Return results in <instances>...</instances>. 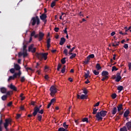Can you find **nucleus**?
<instances>
[{
  "instance_id": "1",
  "label": "nucleus",
  "mask_w": 131,
  "mask_h": 131,
  "mask_svg": "<svg viewBox=\"0 0 131 131\" xmlns=\"http://www.w3.org/2000/svg\"><path fill=\"white\" fill-rule=\"evenodd\" d=\"M107 111H101L100 112H98L96 115V117L97 120H102L103 119V117H105L106 115H107Z\"/></svg>"
},
{
  "instance_id": "2",
  "label": "nucleus",
  "mask_w": 131,
  "mask_h": 131,
  "mask_svg": "<svg viewBox=\"0 0 131 131\" xmlns=\"http://www.w3.org/2000/svg\"><path fill=\"white\" fill-rule=\"evenodd\" d=\"M25 42H24L23 43V52H19L18 53V57H22L23 56L24 58H25V57H27L28 55V54H27V50H26V48H27V45H25Z\"/></svg>"
},
{
  "instance_id": "3",
  "label": "nucleus",
  "mask_w": 131,
  "mask_h": 131,
  "mask_svg": "<svg viewBox=\"0 0 131 131\" xmlns=\"http://www.w3.org/2000/svg\"><path fill=\"white\" fill-rule=\"evenodd\" d=\"M48 53H37L36 56L39 60H42V59H45V60H47L48 59Z\"/></svg>"
},
{
  "instance_id": "4",
  "label": "nucleus",
  "mask_w": 131,
  "mask_h": 131,
  "mask_svg": "<svg viewBox=\"0 0 131 131\" xmlns=\"http://www.w3.org/2000/svg\"><path fill=\"white\" fill-rule=\"evenodd\" d=\"M39 23H40V22L39 21V18H38V17L36 16L32 18L31 24L33 26H34L35 24H37V25H39Z\"/></svg>"
},
{
  "instance_id": "5",
  "label": "nucleus",
  "mask_w": 131,
  "mask_h": 131,
  "mask_svg": "<svg viewBox=\"0 0 131 131\" xmlns=\"http://www.w3.org/2000/svg\"><path fill=\"white\" fill-rule=\"evenodd\" d=\"M40 107L36 106L34 108V112L33 113V116H36L37 113H39V114H43V110H41L39 111Z\"/></svg>"
},
{
  "instance_id": "6",
  "label": "nucleus",
  "mask_w": 131,
  "mask_h": 131,
  "mask_svg": "<svg viewBox=\"0 0 131 131\" xmlns=\"http://www.w3.org/2000/svg\"><path fill=\"white\" fill-rule=\"evenodd\" d=\"M50 91L51 92L50 95L52 97H54L57 92V88L55 86H52L50 89Z\"/></svg>"
},
{
  "instance_id": "7",
  "label": "nucleus",
  "mask_w": 131,
  "mask_h": 131,
  "mask_svg": "<svg viewBox=\"0 0 131 131\" xmlns=\"http://www.w3.org/2000/svg\"><path fill=\"white\" fill-rule=\"evenodd\" d=\"M11 122H12V120H11V119H7L5 120V123H4V125L6 130H8V126H9V124H10V125L11 124H12Z\"/></svg>"
},
{
  "instance_id": "8",
  "label": "nucleus",
  "mask_w": 131,
  "mask_h": 131,
  "mask_svg": "<svg viewBox=\"0 0 131 131\" xmlns=\"http://www.w3.org/2000/svg\"><path fill=\"white\" fill-rule=\"evenodd\" d=\"M36 51V48H34V45L32 44L29 47V52H31L32 53H35Z\"/></svg>"
},
{
  "instance_id": "9",
  "label": "nucleus",
  "mask_w": 131,
  "mask_h": 131,
  "mask_svg": "<svg viewBox=\"0 0 131 131\" xmlns=\"http://www.w3.org/2000/svg\"><path fill=\"white\" fill-rule=\"evenodd\" d=\"M77 99H81V100H84L88 99V95L82 94L81 96L77 94Z\"/></svg>"
},
{
  "instance_id": "10",
  "label": "nucleus",
  "mask_w": 131,
  "mask_h": 131,
  "mask_svg": "<svg viewBox=\"0 0 131 131\" xmlns=\"http://www.w3.org/2000/svg\"><path fill=\"white\" fill-rule=\"evenodd\" d=\"M44 36H45V34L41 32H39L38 34L39 41H40L41 40H42Z\"/></svg>"
},
{
  "instance_id": "11",
  "label": "nucleus",
  "mask_w": 131,
  "mask_h": 131,
  "mask_svg": "<svg viewBox=\"0 0 131 131\" xmlns=\"http://www.w3.org/2000/svg\"><path fill=\"white\" fill-rule=\"evenodd\" d=\"M40 18L41 20H42V21H45V22H47V14H42L41 16H40Z\"/></svg>"
},
{
  "instance_id": "12",
  "label": "nucleus",
  "mask_w": 131,
  "mask_h": 131,
  "mask_svg": "<svg viewBox=\"0 0 131 131\" xmlns=\"http://www.w3.org/2000/svg\"><path fill=\"white\" fill-rule=\"evenodd\" d=\"M14 69L17 70V71H20V69H21V67L18 64L14 63Z\"/></svg>"
},
{
  "instance_id": "13",
  "label": "nucleus",
  "mask_w": 131,
  "mask_h": 131,
  "mask_svg": "<svg viewBox=\"0 0 131 131\" xmlns=\"http://www.w3.org/2000/svg\"><path fill=\"white\" fill-rule=\"evenodd\" d=\"M21 74H22V73L21 72V71H18V73H15L13 74V76L16 78H17V76H18V77H20Z\"/></svg>"
},
{
  "instance_id": "14",
  "label": "nucleus",
  "mask_w": 131,
  "mask_h": 131,
  "mask_svg": "<svg viewBox=\"0 0 131 131\" xmlns=\"http://www.w3.org/2000/svg\"><path fill=\"white\" fill-rule=\"evenodd\" d=\"M112 114H113V115H115V114H116V113L117 112V108H116V107H114L112 111Z\"/></svg>"
},
{
  "instance_id": "15",
  "label": "nucleus",
  "mask_w": 131,
  "mask_h": 131,
  "mask_svg": "<svg viewBox=\"0 0 131 131\" xmlns=\"http://www.w3.org/2000/svg\"><path fill=\"white\" fill-rule=\"evenodd\" d=\"M65 41H66V39H65V38L62 37L60 39L59 45H60V46H63Z\"/></svg>"
},
{
  "instance_id": "16",
  "label": "nucleus",
  "mask_w": 131,
  "mask_h": 131,
  "mask_svg": "<svg viewBox=\"0 0 131 131\" xmlns=\"http://www.w3.org/2000/svg\"><path fill=\"white\" fill-rule=\"evenodd\" d=\"M9 88L11 90H13V91H15V92L17 91V88L15 85H13V84H11Z\"/></svg>"
},
{
  "instance_id": "17",
  "label": "nucleus",
  "mask_w": 131,
  "mask_h": 131,
  "mask_svg": "<svg viewBox=\"0 0 131 131\" xmlns=\"http://www.w3.org/2000/svg\"><path fill=\"white\" fill-rule=\"evenodd\" d=\"M126 126H127V129L129 130L131 128V121L128 122L126 123Z\"/></svg>"
},
{
  "instance_id": "18",
  "label": "nucleus",
  "mask_w": 131,
  "mask_h": 131,
  "mask_svg": "<svg viewBox=\"0 0 131 131\" xmlns=\"http://www.w3.org/2000/svg\"><path fill=\"white\" fill-rule=\"evenodd\" d=\"M0 90L2 94H6V93H7V89H6L5 87L1 88Z\"/></svg>"
},
{
  "instance_id": "19",
  "label": "nucleus",
  "mask_w": 131,
  "mask_h": 131,
  "mask_svg": "<svg viewBox=\"0 0 131 131\" xmlns=\"http://www.w3.org/2000/svg\"><path fill=\"white\" fill-rule=\"evenodd\" d=\"M108 75L109 73L107 71H103L101 74L102 76H108Z\"/></svg>"
},
{
  "instance_id": "20",
  "label": "nucleus",
  "mask_w": 131,
  "mask_h": 131,
  "mask_svg": "<svg viewBox=\"0 0 131 131\" xmlns=\"http://www.w3.org/2000/svg\"><path fill=\"white\" fill-rule=\"evenodd\" d=\"M96 68L97 70L99 71L100 70V69H102V67L100 66V63H97L96 66Z\"/></svg>"
},
{
  "instance_id": "21",
  "label": "nucleus",
  "mask_w": 131,
  "mask_h": 131,
  "mask_svg": "<svg viewBox=\"0 0 131 131\" xmlns=\"http://www.w3.org/2000/svg\"><path fill=\"white\" fill-rule=\"evenodd\" d=\"M128 114H129V111L126 110L124 114V117H127V116H128Z\"/></svg>"
},
{
  "instance_id": "22",
  "label": "nucleus",
  "mask_w": 131,
  "mask_h": 131,
  "mask_svg": "<svg viewBox=\"0 0 131 131\" xmlns=\"http://www.w3.org/2000/svg\"><path fill=\"white\" fill-rule=\"evenodd\" d=\"M41 118H42V116L40 114H38L37 120H38V121H41Z\"/></svg>"
},
{
  "instance_id": "23",
  "label": "nucleus",
  "mask_w": 131,
  "mask_h": 131,
  "mask_svg": "<svg viewBox=\"0 0 131 131\" xmlns=\"http://www.w3.org/2000/svg\"><path fill=\"white\" fill-rule=\"evenodd\" d=\"M102 79H101L102 81H104V80H106L109 78V77L108 76H102Z\"/></svg>"
},
{
  "instance_id": "24",
  "label": "nucleus",
  "mask_w": 131,
  "mask_h": 131,
  "mask_svg": "<svg viewBox=\"0 0 131 131\" xmlns=\"http://www.w3.org/2000/svg\"><path fill=\"white\" fill-rule=\"evenodd\" d=\"M117 90L119 91L118 93H120V92H121V91H122V90H123V86H119L117 88Z\"/></svg>"
},
{
  "instance_id": "25",
  "label": "nucleus",
  "mask_w": 131,
  "mask_h": 131,
  "mask_svg": "<svg viewBox=\"0 0 131 131\" xmlns=\"http://www.w3.org/2000/svg\"><path fill=\"white\" fill-rule=\"evenodd\" d=\"M93 58H95V55L94 54H90L87 57V59L89 60L90 59H93Z\"/></svg>"
},
{
  "instance_id": "26",
  "label": "nucleus",
  "mask_w": 131,
  "mask_h": 131,
  "mask_svg": "<svg viewBox=\"0 0 131 131\" xmlns=\"http://www.w3.org/2000/svg\"><path fill=\"white\" fill-rule=\"evenodd\" d=\"M120 131H127V128H126V126H124L120 128Z\"/></svg>"
},
{
  "instance_id": "27",
  "label": "nucleus",
  "mask_w": 131,
  "mask_h": 131,
  "mask_svg": "<svg viewBox=\"0 0 131 131\" xmlns=\"http://www.w3.org/2000/svg\"><path fill=\"white\" fill-rule=\"evenodd\" d=\"M89 77H90V71H87V73L85 74V79H86L88 78Z\"/></svg>"
},
{
  "instance_id": "28",
  "label": "nucleus",
  "mask_w": 131,
  "mask_h": 131,
  "mask_svg": "<svg viewBox=\"0 0 131 131\" xmlns=\"http://www.w3.org/2000/svg\"><path fill=\"white\" fill-rule=\"evenodd\" d=\"M82 121L83 122H86L87 123H89V119H88V118H84L82 119Z\"/></svg>"
},
{
  "instance_id": "29",
  "label": "nucleus",
  "mask_w": 131,
  "mask_h": 131,
  "mask_svg": "<svg viewBox=\"0 0 131 131\" xmlns=\"http://www.w3.org/2000/svg\"><path fill=\"white\" fill-rule=\"evenodd\" d=\"M120 79H121V76H118L116 79V81L117 82H119V81H120Z\"/></svg>"
},
{
  "instance_id": "30",
  "label": "nucleus",
  "mask_w": 131,
  "mask_h": 131,
  "mask_svg": "<svg viewBox=\"0 0 131 131\" xmlns=\"http://www.w3.org/2000/svg\"><path fill=\"white\" fill-rule=\"evenodd\" d=\"M121 110H122V104H120L118 106V111L119 112V111H121Z\"/></svg>"
},
{
  "instance_id": "31",
  "label": "nucleus",
  "mask_w": 131,
  "mask_h": 131,
  "mask_svg": "<svg viewBox=\"0 0 131 131\" xmlns=\"http://www.w3.org/2000/svg\"><path fill=\"white\" fill-rule=\"evenodd\" d=\"M124 29L126 32V31H128V30H129L130 32H131V26L129 27L128 29H127V27H125L124 28Z\"/></svg>"
},
{
  "instance_id": "32",
  "label": "nucleus",
  "mask_w": 131,
  "mask_h": 131,
  "mask_svg": "<svg viewBox=\"0 0 131 131\" xmlns=\"http://www.w3.org/2000/svg\"><path fill=\"white\" fill-rule=\"evenodd\" d=\"M23 96H24V94L23 93H21L20 95V97L21 98V101H23L25 99V97Z\"/></svg>"
},
{
  "instance_id": "33",
  "label": "nucleus",
  "mask_w": 131,
  "mask_h": 131,
  "mask_svg": "<svg viewBox=\"0 0 131 131\" xmlns=\"http://www.w3.org/2000/svg\"><path fill=\"white\" fill-rule=\"evenodd\" d=\"M15 78H16L14 77V75H13V76H10L8 79V81H10V80H12V79H15Z\"/></svg>"
},
{
  "instance_id": "34",
  "label": "nucleus",
  "mask_w": 131,
  "mask_h": 131,
  "mask_svg": "<svg viewBox=\"0 0 131 131\" xmlns=\"http://www.w3.org/2000/svg\"><path fill=\"white\" fill-rule=\"evenodd\" d=\"M93 72L95 75H99V71H97V70H95L93 71Z\"/></svg>"
},
{
  "instance_id": "35",
  "label": "nucleus",
  "mask_w": 131,
  "mask_h": 131,
  "mask_svg": "<svg viewBox=\"0 0 131 131\" xmlns=\"http://www.w3.org/2000/svg\"><path fill=\"white\" fill-rule=\"evenodd\" d=\"M7 97L8 96L7 95H4L2 97V99L3 100V101H6V100H7Z\"/></svg>"
},
{
  "instance_id": "36",
  "label": "nucleus",
  "mask_w": 131,
  "mask_h": 131,
  "mask_svg": "<svg viewBox=\"0 0 131 131\" xmlns=\"http://www.w3.org/2000/svg\"><path fill=\"white\" fill-rule=\"evenodd\" d=\"M75 57H76V54L73 53L70 56V59H73V58H75Z\"/></svg>"
},
{
  "instance_id": "37",
  "label": "nucleus",
  "mask_w": 131,
  "mask_h": 131,
  "mask_svg": "<svg viewBox=\"0 0 131 131\" xmlns=\"http://www.w3.org/2000/svg\"><path fill=\"white\" fill-rule=\"evenodd\" d=\"M2 124H3V120H0V131H3V127H2Z\"/></svg>"
},
{
  "instance_id": "38",
  "label": "nucleus",
  "mask_w": 131,
  "mask_h": 131,
  "mask_svg": "<svg viewBox=\"0 0 131 131\" xmlns=\"http://www.w3.org/2000/svg\"><path fill=\"white\" fill-rule=\"evenodd\" d=\"M117 70H118V69L117 68H116V67L114 66V67H112V72L117 71Z\"/></svg>"
},
{
  "instance_id": "39",
  "label": "nucleus",
  "mask_w": 131,
  "mask_h": 131,
  "mask_svg": "<svg viewBox=\"0 0 131 131\" xmlns=\"http://www.w3.org/2000/svg\"><path fill=\"white\" fill-rule=\"evenodd\" d=\"M55 6H56V2L54 1L51 3V8H54V7H55Z\"/></svg>"
},
{
  "instance_id": "40",
  "label": "nucleus",
  "mask_w": 131,
  "mask_h": 131,
  "mask_svg": "<svg viewBox=\"0 0 131 131\" xmlns=\"http://www.w3.org/2000/svg\"><path fill=\"white\" fill-rule=\"evenodd\" d=\"M61 62L62 64H65V63H66V58H62V59L61 60Z\"/></svg>"
},
{
  "instance_id": "41",
  "label": "nucleus",
  "mask_w": 131,
  "mask_h": 131,
  "mask_svg": "<svg viewBox=\"0 0 131 131\" xmlns=\"http://www.w3.org/2000/svg\"><path fill=\"white\" fill-rule=\"evenodd\" d=\"M58 131H67V130H66V129H65L63 127H60L58 129Z\"/></svg>"
},
{
  "instance_id": "42",
  "label": "nucleus",
  "mask_w": 131,
  "mask_h": 131,
  "mask_svg": "<svg viewBox=\"0 0 131 131\" xmlns=\"http://www.w3.org/2000/svg\"><path fill=\"white\" fill-rule=\"evenodd\" d=\"M116 97H117V95H116V94L114 93L112 95V99H115L116 98Z\"/></svg>"
},
{
  "instance_id": "43",
  "label": "nucleus",
  "mask_w": 131,
  "mask_h": 131,
  "mask_svg": "<svg viewBox=\"0 0 131 131\" xmlns=\"http://www.w3.org/2000/svg\"><path fill=\"white\" fill-rule=\"evenodd\" d=\"M63 53L66 56H67L68 55V50H67V49H64L63 51Z\"/></svg>"
},
{
  "instance_id": "44",
  "label": "nucleus",
  "mask_w": 131,
  "mask_h": 131,
  "mask_svg": "<svg viewBox=\"0 0 131 131\" xmlns=\"http://www.w3.org/2000/svg\"><path fill=\"white\" fill-rule=\"evenodd\" d=\"M63 126L64 127V128L67 129L68 128V125L66 124V122H64L63 124Z\"/></svg>"
},
{
  "instance_id": "45",
  "label": "nucleus",
  "mask_w": 131,
  "mask_h": 131,
  "mask_svg": "<svg viewBox=\"0 0 131 131\" xmlns=\"http://www.w3.org/2000/svg\"><path fill=\"white\" fill-rule=\"evenodd\" d=\"M98 111V109L97 108H94L93 109V114H96L97 113V112Z\"/></svg>"
},
{
  "instance_id": "46",
  "label": "nucleus",
  "mask_w": 131,
  "mask_h": 131,
  "mask_svg": "<svg viewBox=\"0 0 131 131\" xmlns=\"http://www.w3.org/2000/svg\"><path fill=\"white\" fill-rule=\"evenodd\" d=\"M62 67V64L59 63L58 65V67H57V71H60V69Z\"/></svg>"
},
{
  "instance_id": "47",
  "label": "nucleus",
  "mask_w": 131,
  "mask_h": 131,
  "mask_svg": "<svg viewBox=\"0 0 131 131\" xmlns=\"http://www.w3.org/2000/svg\"><path fill=\"white\" fill-rule=\"evenodd\" d=\"M10 72H11V73H15V69L14 68H12L10 70Z\"/></svg>"
},
{
  "instance_id": "48",
  "label": "nucleus",
  "mask_w": 131,
  "mask_h": 131,
  "mask_svg": "<svg viewBox=\"0 0 131 131\" xmlns=\"http://www.w3.org/2000/svg\"><path fill=\"white\" fill-rule=\"evenodd\" d=\"M66 66H64L63 68L61 70V73H65V70H66Z\"/></svg>"
},
{
  "instance_id": "49",
  "label": "nucleus",
  "mask_w": 131,
  "mask_h": 131,
  "mask_svg": "<svg viewBox=\"0 0 131 131\" xmlns=\"http://www.w3.org/2000/svg\"><path fill=\"white\" fill-rule=\"evenodd\" d=\"M20 81H21V82H24V81H25V77H21L20 78Z\"/></svg>"
},
{
  "instance_id": "50",
  "label": "nucleus",
  "mask_w": 131,
  "mask_h": 131,
  "mask_svg": "<svg viewBox=\"0 0 131 131\" xmlns=\"http://www.w3.org/2000/svg\"><path fill=\"white\" fill-rule=\"evenodd\" d=\"M83 94H85V95H87L88 94V90L85 89L83 90Z\"/></svg>"
},
{
  "instance_id": "51",
  "label": "nucleus",
  "mask_w": 131,
  "mask_h": 131,
  "mask_svg": "<svg viewBox=\"0 0 131 131\" xmlns=\"http://www.w3.org/2000/svg\"><path fill=\"white\" fill-rule=\"evenodd\" d=\"M35 35V31H33L31 33V36H34Z\"/></svg>"
},
{
  "instance_id": "52",
  "label": "nucleus",
  "mask_w": 131,
  "mask_h": 131,
  "mask_svg": "<svg viewBox=\"0 0 131 131\" xmlns=\"http://www.w3.org/2000/svg\"><path fill=\"white\" fill-rule=\"evenodd\" d=\"M119 45V42H118L117 44H114V43H113L112 46L113 47H117Z\"/></svg>"
},
{
  "instance_id": "53",
  "label": "nucleus",
  "mask_w": 131,
  "mask_h": 131,
  "mask_svg": "<svg viewBox=\"0 0 131 131\" xmlns=\"http://www.w3.org/2000/svg\"><path fill=\"white\" fill-rule=\"evenodd\" d=\"M89 62H90V59H87V60H85L84 61V64H89Z\"/></svg>"
},
{
  "instance_id": "54",
  "label": "nucleus",
  "mask_w": 131,
  "mask_h": 131,
  "mask_svg": "<svg viewBox=\"0 0 131 131\" xmlns=\"http://www.w3.org/2000/svg\"><path fill=\"white\" fill-rule=\"evenodd\" d=\"M124 48V49H126V50H127L128 49V45L127 44H125Z\"/></svg>"
},
{
  "instance_id": "55",
  "label": "nucleus",
  "mask_w": 131,
  "mask_h": 131,
  "mask_svg": "<svg viewBox=\"0 0 131 131\" xmlns=\"http://www.w3.org/2000/svg\"><path fill=\"white\" fill-rule=\"evenodd\" d=\"M56 101V100L55 99H52L51 100V102H50V103H51V104H53V103H55V101Z\"/></svg>"
},
{
  "instance_id": "56",
  "label": "nucleus",
  "mask_w": 131,
  "mask_h": 131,
  "mask_svg": "<svg viewBox=\"0 0 131 131\" xmlns=\"http://www.w3.org/2000/svg\"><path fill=\"white\" fill-rule=\"evenodd\" d=\"M48 70H49V67L46 66V67H45V72H47V71H48Z\"/></svg>"
},
{
  "instance_id": "57",
  "label": "nucleus",
  "mask_w": 131,
  "mask_h": 131,
  "mask_svg": "<svg viewBox=\"0 0 131 131\" xmlns=\"http://www.w3.org/2000/svg\"><path fill=\"white\" fill-rule=\"evenodd\" d=\"M99 105H100V102H98L96 103L95 105H94V107H98V106H99Z\"/></svg>"
},
{
  "instance_id": "58",
  "label": "nucleus",
  "mask_w": 131,
  "mask_h": 131,
  "mask_svg": "<svg viewBox=\"0 0 131 131\" xmlns=\"http://www.w3.org/2000/svg\"><path fill=\"white\" fill-rule=\"evenodd\" d=\"M63 32H64V33H66V34H68V33H67V28H66L64 29V30H63Z\"/></svg>"
},
{
  "instance_id": "59",
  "label": "nucleus",
  "mask_w": 131,
  "mask_h": 131,
  "mask_svg": "<svg viewBox=\"0 0 131 131\" xmlns=\"http://www.w3.org/2000/svg\"><path fill=\"white\" fill-rule=\"evenodd\" d=\"M54 31H55V32H58V31H59V28H54Z\"/></svg>"
},
{
  "instance_id": "60",
  "label": "nucleus",
  "mask_w": 131,
  "mask_h": 131,
  "mask_svg": "<svg viewBox=\"0 0 131 131\" xmlns=\"http://www.w3.org/2000/svg\"><path fill=\"white\" fill-rule=\"evenodd\" d=\"M52 104V103H51V102H50L47 106V108L49 109V108H50L51 107V105Z\"/></svg>"
},
{
  "instance_id": "61",
  "label": "nucleus",
  "mask_w": 131,
  "mask_h": 131,
  "mask_svg": "<svg viewBox=\"0 0 131 131\" xmlns=\"http://www.w3.org/2000/svg\"><path fill=\"white\" fill-rule=\"evenodd\" d=\"M129 70H131V62L128 63Z\"/></svg>"
},
{
  "instance_id": "62",
  "label": "nucleus",
  "mask_w": 131,
  "mask_h": 131,
  "mask_svg": "<svg viewBox=\"0 0 131 131\" xmlns=\"http://www.w3.org/2000/svg\"><path fill=\"white\" fill-rule=\"evenodd\" d=\"M47 43H50V42H51V39L48 38V39H47Z\"/></svg>"
},
{
  "instance_id": "63",
  "label": "nucleus",
  "mask_w": 131,
  "mask_h": 131,
  "mask_svg": "<svg viewBox=\"0 0 131 131\" xmlns=\"http://www.w3.org/2000/svg\"><path fill=\"white\" fill-rule=\"evenodd\" d=\"M11 93H12L11 91H8V92L7 93V96H10V95H11Z\"/></svg>"
},
{
  "instance_id": "64",
  "label": "nucleus",
  "mask_w": 131,
  "mask_h": 131,
  "mask_svg": "<svg viewBox=\"0 0 131 131\" xmlns=\"http://www.w3.org/2000/svg\"><path fill=\"white\" fill-rule=\"evenodd\" d=\"M45 79H49V75H45Z\"/></svg>"
}]
</instances>
